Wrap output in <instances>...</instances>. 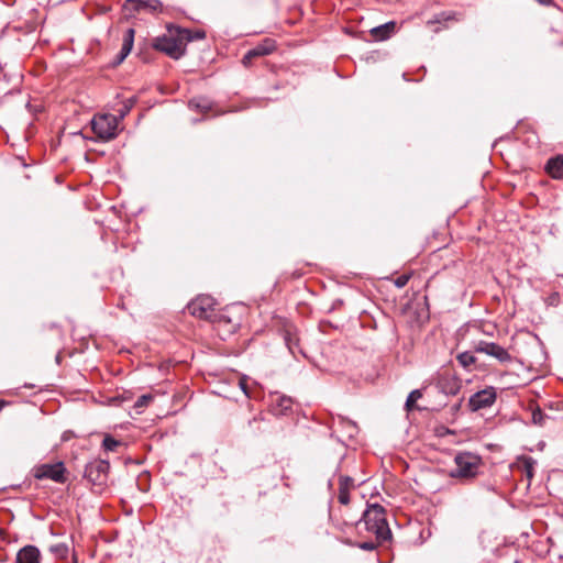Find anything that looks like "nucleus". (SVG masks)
I'll list each match as a JSON object with an SVG mask.
<instances>
[{"instance_id": "f257e3e1", "label": "nucleus", "mask_w": 563, "mask_h": 563, "mask_svg": "<svg viewBox=\"0 0 563 563\" xmlns=\"http://www.w3.org/2000/svg\"><path fill=\"white\" fill-rule=\"evenodd\" d=\"M361 522L364 523L367 531L375 533L379 542L387 541L391 538V531L388 527L383 506L378 504L369 505L357 525Z\"/></svg>"}, {"instance_id": "f03ea898", "label": "nucleus", "mask_w": 563, "mask_h": 563, "mask_svg": "<svg viewBox=\"0 0 563 563\" xmlns=\"http://www.w3.org/2000/svg\"><path fill=\"white\" fill-rule=\"evenodd\" d=\"M188 41H190L189 32L183 30L178 32V36L163 35L156 37L153 42V47L165 53L170 58L179 59L185 54Z\"/></svg>"}, {"instance_id": "7ed1b4c3", "label": "nucleus", "mask_w": 563, "mask_h": 563, "mask_svg": "<svg viewBox=\"0 0 563 563\" xmlns=\"http://www.w3.org/2000/svg\"><path fill=\"white\" fill-rule=\"evenodd\" d=\"M455 468L450 472L451 477L472 478L478 473L481 457L471 452H460L454 457Z\"/></svg>"}, {"instance_id": "20e7f679", "label": "nucleus", "mask_w": 563, "mask_h": 563, "mask_svg": "<svg viewBox=\"0 0 563 563\" xmlns=\"http://www.w3.org/2000/svg\"><path fill=\"white\" fill-rule=\"evenodd\" d=\"M109 470L110 464L106 460H95L86 465L85 477L96 493H101L107 486Z\"/></svg>"}, {"instance_id": "39448f33", "label": "nucleus", "mask_w": 563, "mask_h": 563, "mask_svg": "<svg viewBox=\"0 0 563 563\" xmlns=\"http://www.w3.org/2000/svg\"><path fill=\"white\" fill-rule=\"evenodd\" d=\"M119 118L114 114H98L91 120L96 136L103 141L112 140L118 134Z\"/></svg>"}, {"instance_id": "423d86ee", "label": "nucleus", "mask_w": 563, "mask_h": 563, "mask_svg": "<svg viewBox=\"0 0 563 563\" xmlns=\"http://www.w3.org/2000/svg\"><path fill=\"white\" fill-rule=\"evenodd\" d=\"M33 475L36 479H51L58 484H64L67 481L66 467L63 462L40 464L33 468Z\"/></svg>"}, {"instance_id": "0eeeda50", "label": "nucleus", "mask_w": 563, "mask_h": 563, "mask_svg": "<svg viewBox=\"0 0 563 563\" xmlns=\"http://www.w3.org/2000/svg\"><path fill=\"white\" fill-rule=\"evenodd\" d=\"M474 350L477 353L492 356L503 364L510 363L512 361L510 353L505 347L495 342L482 340L475 344Z\"/></svg>"}, {"instance_id": "6e6552de", "label": "nucleus", "mask_w": 563, "mask_h": 563, "mask_svg": "<svg viewBox=\"0 0 563 563\" xmlns=\"http://www.w3.org/2000/svg\"><path fill=\"white\" fill-rule=\"evenodd\" d=\"M497 398L495 387L489 386L473 394L468 399V407L472 411H478L481 409L492 407Z\"/></svg>"}, {"instance_id": "1a4fd4ad", "label": "nucleus", "mask_w": 563, "mask_h": 563, "mask_svg": "<svg viewBox=\"0 0 563 563\" xmlns=\"http://www.w3.org/2000/svg\"><path fill=\"white\" fill-rule=\"evenodd\" d=\"M214 300L209 296H199L187 306L188 312L199 319H210Z\"/></svg>"}, {"instance_id": "9d476101", "label": "nucleus", "mask_w": 563, "mask_h": 563, "mask_svg": "<svg viewBox=\"0 0 563 563\" xmlns=\"http://www.w3.org/2000/svg\"><path fill=\"white\" fill-rule=\"evenodd\" d=\"M275 49H276V42L273 38L266 37L261 43H258L255 47L247 51V53L242 58V64L245 67H249L252 64V60L254 58L269 55Z\"/></svg>"}, {"instance_id": "9b49d317", "label": "nucleus", "mask_w": 563, "mask_h": 563, "mask_svg": "<svg viewBox=\"0 0 563 563\" xmlns=\"http://www.w3.org/2000/svg\"><path fill=\"white\" fill-rule=\"evenodd\" d=\"M124 8L134 11L161 12L163 3L159 0H126Z\"/></svg>"}, {"instance_id": "f8f14e48", "label": "nucleus", "mask_w": 563, "mask_h": 563, "mask_svg": "<svg viewBox=\"0 0 563 563\" xmlns=\"http://www.w3.org/2000/svg\"><path fill=\"white\" fill-rule=\"evenodd\" d=\"M41 552L35 545H25L21 548L15 558V563H40Z\"/></svg>"}, {"instance_id": "ddd939ff", "label": "nucleus", "mask_w": 563, "mask_h": 563, "mask_svg": "<svg viewBox=\"0 0 563 563\" xmlns=\"http://www.w3.org/2000/svg\"><path fill=\"white\" fill-rule=\"evenodd\" d=\"M356 487L354 478L347 475H341L339 477V501L342 505L350 503V492Z\"/></svg>"}, {"instance_id": "4468645a", "label": "nucleus", "mask_w": 563, "mask_h": 563, "mask_svg": "<svg viewBox=\"0 0 563 563\" xmlns=\"http://www.w3.org/2000/svg\"><path fill=\"white\" fill-rule=\"evenodd\" d=\"M134 35H135L134 29L130 27L125 31L124 36H123L122 47L120 49V53L117 56V62H115L117 65L121 64L126 58V56L130 54V52L132 51L133 43H134Z\"/></svg>"}, {"instance_id": "2eb2a0df", "label": "nucleus", "mask_w": 563, "mask_h": 563, "mask_svg": "<svg viewBox=\"0 0 563 563\" xmlns=\"http://www.w3.org/2000/svg\"><path fill=\"white\" fill-rule=\"evenodd\" d=\"M545 172L554 179L563 178V155L551 157L545 164Z\"/></svg>"}, {"instance_id": "dca6fc26", "label": "nucleus", "mask_w": 563, "mask_h": 563, "mask_svg": "<svg viewBox=\"0 0 563 563\" xmlns=\"http://www.w3.org/2000/svg\"><path fill=\"white\" fill-rule=\"evenodd\" d=\"M396 30V22L389 21L385 24L375 26L371 30V34L378 41H385L391 36Z\"/></svg>"}, {"instance_id": "f3484780", "label": "nucleus", "mask_w": 563, "mask_h": 563, "mask_svg": "<svg viewBox=\"0 0 563 563\" xmlns=\"http://www.w3.org/2000/svg\"><path fill=\"white\" fill-rule=\"evenodd\" d=\"M456 360L460 363V365L464 368H468L476 362V357L473 355L472 352L468 351L457 354Z\"/></svg>"}, {"instance_id": "a211bd4d", "label": "nucleus", "mask_w": 563, "mask_h": 563, "mask_svg": "<svg viewBox=\"0 0 563 563\" xmlns=\"http://www.w3.org/2000/svg\"><path fill=\"white\" fill-rule=\"evenodd\" d=\"M454 20V14L452 12H440L433 16V19L429 20L427 22V25H433V24H443L448 21Z\"/></svg>"}, {"instance_id": "6ab92c4d", "label": "nucleus", "mask_w": 563, "mask_h": 563, "mask_svg": "<svg viewBox=\"0 0 563 563\" xmlns=\"http://www.w3.org/2000/svg\"><path fill=\"white\" fill-rule=\"evenodd\" d=\"M135 102L136 99L134 97L129 98L123 102L122 107L118 110L117 117L119 118V121L122 120L131 111Z\"/></svg>"}, {"instance_id": "aec40b11", "label": "nucleus", "mask_w": 563, "mask_h": 563, "mask_svg": "<svg viewBox=\"0 0 563 563\" xmlns=\"http://www.w3.org/2000/svg\"><path fill=\"white\" fill-rule=\"evenodd\" d=\"M422 397V393L419 389L412 390L406 400V408L408 411L413 410L416 408V401Z\"/></svg>"}, {"instance_id": "412c9836", "label": "nucleus", "mask_w": 563, "mask_h": 563, "mask_svg": "<svg viewBox=\"0 0 563 563\" xmlns=\"http://www.w3.org/2000/svg\"><path fill=\"white\" fill-rule=\"evenodd\" d=\"M49 551L56 555V558L64 559L68 554V547L65 543L54 544L49 548Z\"/></svg>"}, {"instance_id": "4be33fe9", "label": "nucleus", "mask_w": 563, "mask_h": 563, "mask_svg": "<svg viewBox=\"0 0 563 563\" xmlns=\"http://www.w3.org/2000/svg\"><path fill=\"white\" fill-rule=\"evenodd\" d=\"M523 471L529 479L533 477V468L536 461L530 456H523L522 459Z\"/></svg>"}, {"instance_id": "5701e85b", "label": "nucleus", "mask_w": 563, "mask_h": 563, "mask_svg": "<svg viewBox=\"0 0 563 563\" xmlns=\"http://www.w3.org/2000/svg\"><path fill=\"white\" fill-rule=\"evenodd\" d=\"M121 445V442L112 438L111 435H106L102 441V446L106 451L113 452L118 446Z\"/></svg>"}, {"instance_id": "b1692460", "label": "nucleus", "mask_w": 563, "mask_h": 563, "mask_svg": "<svg viewBox=\"0 0 563 563\" xmlns=\"http://www.w3.org/2000/svg\"><path fill=\"white\" fill-rule=\"evenodd\" d=\"M548 416L538 407L532 411V422L537 426H544Z\"/></svg>"}, {"instance_id": "393cba45", "label": "nucleus", "mask_w": 563, "mask_h": 563, "mask_svg": "<svg viewBox=\"0 0 563 563\" xmlns=\"http://www.w3.org/2000/svg\"><path fill=\"white\" fill-rule=\"evenodd\" d=\"M285 342L289 350V352L296 356L297 349H298V339L296 336H292L290 333H287L285 335Z\"/></svg>"}, {"instance_id": "a878e982", "label": "nucleus", "mask_w": 563, "mask_h": 563, "mask_svg": "<svg viewBox=\"0 0 563 563\" xmlns=\"http://www.w3.org/2000/svg\"><path fill=\"white\" fill-rule=\"evenodd\" d=\"M189 106L191 108L200 109L201 111H208L210 109V104L205 99H192L189 101Z\"/></svg>"}, {"instance_id": "bb28decb", "label": "nucleus", "mask_w": 563, "mask_h": 563, "mask_svg": "<svg viewBox=\"0 0 563 563\" xmlns=\"http://www.w3.org/2000/svg\"><path fill=\"white\" fill-rule=\"evenodd\" d=\"M291 399L287 397H282L279 399L278 406L280 407V413H285L287 410L291 409Z\"/></svg>"}, {"instance_id": "cd10ccee", "label": "nucleus", "mask_w": 563, "mask_h": 563, "mask_svg": "<svg viewBox=\"0 0 563 563\" xmlns=\"http://www.w3.org/2000/svg\"><path fill=\"white\" fill-rule=\"evenodd\" d=\"M409 279H410L409 275L402 274L395 279V286L397 288H402L408 284Z\"/></svg>"}, {"instance_id": "c85d7f7f", "label": "nucleus", "mask_w": 563, "mask_h": 563, "mask_svg": "<svg viewBox=\"0 0 563 563\" xmlns=\"http://www.w3.org/2000/svg\"><path fill=\"white\" fill-rule=\"evenodd\" d=\"M153 400V397L151 395H142L139 397V399L135 402V407H144L147 406L150 401Z\"/></svg>"}, {"instance_id": "c756f323", "label": "nucleus", "mask_w": 563, "mask_h": 563, "mask_svg": "<svg viewBox=\"0 0 563 563\" xmlns=\"http://www.w3.org/2000/svg\"><path fill=\"white\" fill-rule=\"evenodd\" d=\"M376 543L375 542H372V541H368V542H362L358 544V548L362 549V550H365V551H373L376 549Z\"/></svg>"}, {"instance_id": "7c9ffc66", "label": "nucleus", "mask_w": 563, "mask_h": 563, "mask_svg": "<svg viewBox=\"0 0 563 563\" xmlns=\"http://www.w3.org/2000/svg\"><path fill=\"white\" fill-rule=\"evenodd\" d=\"M7 405L5 400H0V411L3 409V407Z\"/></svg>"}, {"instance_id": "2f4dec72", "label": "nucleus", "mask_w": 563, "mask_h": 563, "mask_svg": "<svg viewBox=\"0 0 563 563\" xmlns=\"http://www.w3.org/2000/svg\"><path fill=\"white\" fill-rule=\"evenodd\" d=\"M541 3H548L550 0H539Z\"/></svg>"}, {"instance_id": "473e14b6", "label": "nucleus", "mask_w": 563, "mask_h": 563, "mask_svg": "<svg viewBox=\"0 0 563 563\" xmlns=\"http://www.w3.org/2000/svg\"><path fill=\"white\" fill-rule=\"evenodd\" d=\"M440 31V27H435L433 32L438 33Z\"/></svg>"}, {"instance_id": "72a5a7b5", "label": "nucleus", "mask_w": 563, "mask_h": 563, "mask_svg": "<svg viewBox=\"0 0 563 563\" xmlns=\"http://www.w3.org/2000/svg\"><path fill=\"white\" fill-rule=\"evenodd\" d=\"M74 563H77L76 561Z\"/></svg>"}]
</instances>
